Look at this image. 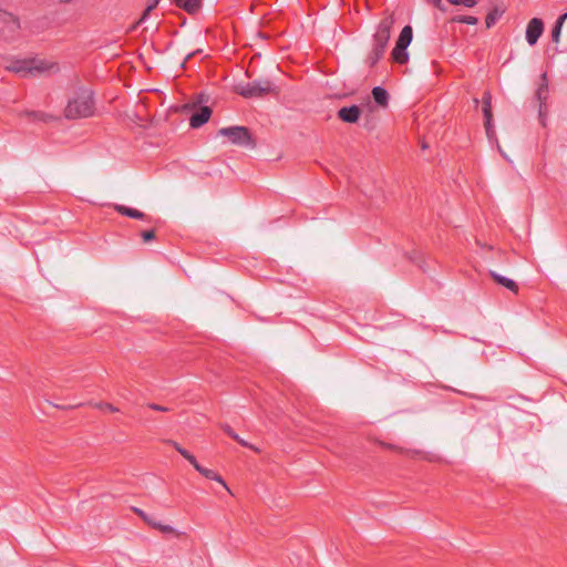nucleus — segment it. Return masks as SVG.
Wrapping results in <instances>:
<instances>
[{"label":"nucleus","mask_w":567,"mask_h":567,"mask_svg":"<svg viewBox=\"0 0 567 567\" xmlns=\"http://www.w3.org/2000/svg\"><path fill=\"white\" fill-rule=\"evenodd\" d=\"M394 24V18L392 14L383 18L378 24L377 31L373 34L372 48L365 58V63L373 68L383 56L388 47L391 29Z\"/></svg>","instance_id":"nucleus-1"},{"label":"nucleus","mask_w":567,"mask_h":567,"mask_svg":"<svg viewBox=\"0 0 567 567\" xmlns=\"http://www.w3.org/2000/svg\"><path fill=\"white\" fill-rule=\"evenodd\" d=\"M95 103L93 92L89 89H80L74 96L69 100L64 115L69 120L90 117L94 114Z\"/></svg>","instance_id":"nucleus-2"},{"label":"nucleus","mask_w":567,"mask_h":567,"mask_svg":"<svg viewBox=\"0 0 567 567\" xmlns=\"http://www.w3.org/2000/svg\"><path fill=\"white\" fill-rule=\"evenodd\" d=\"M235 92L245 99H252L264 97L268 94L279 95L280 89L270 80L260 79L236 85Z\"/></svg>","instance_id":"nucleus-3"},{"label":"nucleus","mask_w":567,"mask_h":567,"mask_svg":"<svg viewBox=\"0 0 567 567\" xmlns=\"http://www.w3.org/2000/svg\"><path fill=\"white\" fill-rule=\"evenodd\" d=\"M218 135L227 137L231 144L243 147H256V141L250 132V130L246 126H228L221 127L218 130Z\"/></svg>","instance_id":"nucleus-4"},{"label":"nucleus","mask_w":567,"mask_h":567,"mask_svg":"<svg viewBox=\"0 0 567 567\" xmlns=\"http://www.w3.org/2000/svg\"><path fill=\"white\" fill-rule=\"evenodd\" d=\"M492 99H493V96H492V92L489 90H486L483 93L481 100L474 99V103L476 106L478 105V103L482 104V113L484 116V127H485V132H486V135L489 141H492L493 136H494Z\"/></svg>","instance_id":"nucleus-5"},{"label":"nucleus","mask_w":567,"mask_h":567,"mask_svg":"<svg viewBox=\"0 0 567 567\" xmlns=\"http://www.w3.org/2000/svg\"><path fill=\"white\" fill-rule=\"evenodd\" d=\"M544 23L539 18H533L526 28V41L529 45H535L543 34Z\"/></svg>","instance_id":"nucleus-6"},{"label":"nucleus","mask_w":567,"mask_h":567,"mask_svg":"<svg viewBox=\"0 0 567 567\" xmlns=\"http://www.w3.org/2000/svg\"><path fill=\"white\" fill-rule=\"evenodd\" d=\"M212 109L209 106H200L197 111H195L190 118L189 125L192 128H198L207 123L212 116Z\"/></svg>","instance_id":"nucleus-7"},{"label":"nucleus","mask_w":567,"mask_h":567,"mask_svg":"<svg viewBox=\"0 0 567 567\" xmlns=\"http://www.w3.org/2000/svg\"><path fill=\"white\" fill-rule=\"evenodd\" d=\"M361 109L358 105L343 106L338 111V118L344 123L354 124L359 121Z\"/></svg>","instance_id":"nucleus-8"},{"label":"nucleus","mask_w":567,"mask_h":567,"mask_svg":"<svg viewBox=\"0 0 567 567\" xmlns=\"http://www.w3.org/2000/svg\"><path fill=\"white\" fill-rule=\"evenodd\" d=\"M30 75H35L44 72H58L59 66L56 63L53 62H47L43 60H31V66H30Z\"/></svg>","instance_id":"nucleus-9"},{"label":"nucleus","mask_w":567,"mask_h":567,"mask_svg":"<svg viewBox=\"0 0 567 567\" xmlns=\"http://www.w3.org/2000/svg\"><path fill=\"white\" fill-rule=\"evenodd\" d=\"M193 467L199 473L202 474L204 477L208 478V480H212V481H216L218 483H220L228 492H230L228 485L226 484V482L223 480V477L217 474L215 471L213 470H209V468H206L204 466H202L196 457H194V462H189Z\"/></svg>","instance_id":"nucleus-10"},{"label":"nucleus","mask_w":567,"mask_h":567,"mask_svg":"<svg viewBox=\"0 0 567 567\" xmlns=\"http://www.w3.org/2000/svg\"><path fill=\"white\" fill-rule=\"evenodd\" d=\"M540 84L536 91V95H537V99L539 101V115L542 116L543 115V107H544V102L546 101L547 96H548V81H547V74L546 73H543L540 75Z\"/></svg>","instance_id":"nucleus-11"},{"label":"nucleus","mask_w":567,"mask_h":567,"mask_svg":"<svg viewBox=\"0 0 567 567\" xmlns=\"http://www.w3.org/2000/svg\"><path fill=\"white\" fill-rule=\"evenodd\" d=\"M371 93H372V97H373L374 102L379 106H381L383 109L388 107L390 95L385 89H383L382 86H375L372 89Z\"/></svg>","instance_id":"nucleus-12"},{"label":"nucleus","mask_w":567,"mask_h":567,"mask_svg":"<svg viewBox=\"0 0 567 567\" xmlns=\"http://www.w3.org/2000/svg\"><path fill=\"white\" fill-rule=\"evenodd\" d=\"M408 47L406 45H403L401 43H395V47L394 49L392 50V60L395 62V63H399V64H405L408 63L409 61V53L406 51Z\"/></svg>","instance_id":"nucleus-13"},{"label":"nucleus","mask_w":567,"mask_h":567,"mask_svg":"<svg viewBox=\"0 0 567 567\" xmlns=\"http://www.w3.org/2000/svg\"><path fill=\"white\" fill-rule=\"evenodd\" d=\"M172 2L190 14L197 12L202 6V0H172Z\"/></svg>","instance_id":"nucleus-14"},{"label":"nucleus","mask_w":567,"mask_h":567,"mask_svg":"<svg viewBox=\"0 0 567 567\" xmlns=\"http://www.w3.org/2000/svg\"><path fill=\"white\" fill-rule=\"evenodd\" d=\"M114 209L118 214L130 217V218H134V219H145L146 218V215L143 212L137 210L135 208L124 206V205H118V204L114 205Z\"/></svg>","instance_id":"nucleus-15"},{"label":"nucleus","mask_w":567,"mask_h":567,"mask_svg":"<svg viewBox=\"0 0 567 567\" xmlns=\"http://www.w3.org/2000/svg\"><path fill=\"white\" fill-rule=\"evenodd\" d=\"M30 66H31V60H22V61H17V62L12 63V65L9 66L8 69L14 73L25 76V75H30V71H31Z\"/></svg>","instance_id":"nucleus-16"},{"label":"nucleus","mask_w":567,"mask_h":567,"mask_svg":"<svg viewBox=\"0 0 567 567\" xmlns=\"http://www.w3.org/2000/svg\"><path fill=\"white\" fill-rule=\"evenodd\" d=\"M413 38V30L411 25H405L396 40L398 43L409 47Z\"/></svg>","instance_id":"nucleus-17"},{"label":"nucleus","mask_w":567,"mask_h":567,"mask_svg":"<svg viewBox=\"0 0 567 567\" xmlns=\"http://www.w3.org/2000/svg\"><path fill=\"white\" fill-rule=\"evenodd\" d=\"M498 285L511 290L514 295H518L519 292V286L517 285V282L507 277L498 275Z\"/></svg>","instance_id":"nucleus-18"},{"label":"nucleus","mask_w":567,"mask_h":567,"mask_svg":"<svg viewBox=\"0 0 567 567\" xmlns=\"http://www.w3.org/2000/svg\"><path fill=\"white\" fill-rule=\"evenodd\" d=\"M567 19V12L561 14L558 20L556 21V24L555 27L553 28L551 30V40L554 42H558L559 41V37H560V31H561V27H563V23L565 22V20Z\"/></svg>","instance_id":"nucleus-19"},{"label":"nucleus","mask_w":567,"mask_h":567,"mask_svg":"<svg viewBox=\"0 0 567 567\" xmlns=\"http://www.w3.org/2000/svg\"><path fill=\"white\" fill-rule=\"evenodd\" d=\"M167 443L172 445L185 460L194 462V455L190 454L186 449L182 447L177 442L168 440Z\"/></svg>","instance_id":"nucleus-20"},{"label":"nucleus","mask_w":567,"mask_h":567,"mask_svg":"<svg viewBox=\"0 0 567 567\" xmlns=\"http://www.w3.org/2000/svg\"><path fill=\"white\" fill-rule=\"evenodd\" d=\"M159 1L161 0H152L147 4V7L144 10V12H143L142 17L140 18V20L133 25V29H135L137 25H140L141 23H143L147 19V17L150 16L151 11L154 10L157 7Z\"/></svg>","instance_id":"nucleus-21"},{"label":"nucleus","mask_w":567,"mask_h":567,"mask_svg":"<svg viewBox=\"0 0 567 567\" xmlns=\"http://www.w3.org/2000/svg\"><path fill=\"white\" fill-rule=\"evenodd\" d=\"M1 17H3V21H6L12 25L11 27L12 31L18 30L20 28L19 19L16 16L8 13V12H2L0 10V18Z\"/></svg>","instance_id":"nucleus-22"},{"label":"nucleus","mask_w":567,"mask_h":567,"mask_svg":"<svg viewBox=\"0 0 567 567\" xmlns=\"http://www.w3.org/2000/svg\"><path fill=\"white\" fill-rule=\"evenodd\" d=\"M153 528L158 529L159 532H162L164 534H174L176 536L181 535L174 527H172L169 525L161 524L158 522L153 524Z\"/></svg>","instance_id":"nucleus-23"},{"label":"nucleus","mask_w":567,"mask_h":567,"mask_svg":"<svg viewBox=\"0 0 567 567\" xmlns=\"http://www.w3.org/2000/svg\"><path fill=\"white\" fill-rule=\"evenodd\" d=\"M453 21L458 22V23L471 24V25H475L478 23V19L473 16H457L453 19Z\"/></svg>","instance_id":"nucleus-24"},{"label":"nucleus","mask_w":567,"mask_h":567,"mask_svg":"<svg viewBox=\"0 0 567 567\" xmlns=\"http://www.w3.org/2000/svg\"><path fill=\"white\" fill-rule=\"evenodd\" d=\"M382 446H384L385 449H389V450H393L400 454H406V455H416L419 454L417 451H412V450H404L403 447H399L396 445H393V444H389V443H383Z\"/></svg>","instance_id":"nucleus-25"},{"label":"nucleus","mask_w":567,"mask_h":567,"mask_svg":"<svg viewBox=\"0 0 567 567\" xmlns=\"http://www.w3.org/2000/svg\"><path fill=\"white\" fill-rule=\"evenodd\" d=\"M92 405L99 410H106L112 413L118 412V409L116 406H114L113 404L107 403V402H96V403H93Z\"/></svg>","instance_id":"nucleus-26"},{"label":"nucleus","mask_w":567,"mask_h":567,"mask_svg":"<svg viewBox=\"0 0 567 567\" xmlns=\"http://www.w3.org/2000/svg\"><path fill=\"white\" fill-rule=\"evenodd\" d=\"M25 115L34 121H47L48 118V115L45 113L38 111H27Z\"/></svg>","instance_id":"nucleus-27"},{"label":"nucleus","mask_w":567,"mask_h":567,"mask_svg":"<svg viewBox=\"0 0 567 567\" xmlns=\"http://www.w3.org/2000/svg\"><path fill=\"white\" fill-rule=\"evenodd\" d=\"M133 512L136 513L145 523H147L152 527H153V524L156 523L155 520L150 518L144 511H142L140 508L133 507Z\"/></svg>","instance_id":"nucleus-28"},{"label":"nucleus","mask_w":567,"mask_h":567,"mask_svg":"<svg viewBox=\"0 0 567 567\" xmlns=\"http://www.w3.org/2000/svg\"><path fill=\"white\" fill-rule=\"evenodd\" d=\"M485 21H486L487 28H491L492 25H494V23L496 21V8L488 12Z\"/></svg>","instance_id":"nucleus-29"},{"label":"nucleus","mask_w":567,"mask_h":567,"mask_svg":"<svg viewBox=\"0 0 567 567\" xmlns=\"http://www.w3.org/2000/svg\"><path fill=\"white\" fill-rule=\"evenodd\" d=\"M141 236L145 243L155 238V231L153 229L144 230L141 233Z\"/></svg>","instance_id":"nucleus-30"},{"label":"nucleus","mask_w":567,"mask_h":567,"mask_svg":"<svg viewBox=\"0 0 567 567\" xmlns=\"http://www.w3.org/2000/svg\"><path fill=\"white\" fill-rule=\"evenodd\" d=\"M147 408L153 410V411H158V412H168L169 411V409L167 406L159 405V404H156V403H148Z\"/></svg>","instance_id":"nucleus-31"},{"label":"nucleus","mask_w":567,"mask_h":567,"mask_svg":"<svg viewBox=\"0 0 567 567\" xmlns=\"http://www.w3.org/2000/svg\"><path fill=\"white\" fill-rule=\"evenodd\" d=\"M234 440L236 442H238L241 446H245V447H249V449H252V450H256L252 445H250L247 441L243 440L241 437H239V435L236 433V437H234Z\"/></svg>","instance_id":"nucleus-32"},{"label":"nucleus","mask_w":567,"mask_h":567,"mask_svg":"<svg viewBox=\"0 0 567 567\" xmlns=\"http://www.w3.org/2000/svg\"><path fill=\"white\" fill-rule=\"evenodd\" d=\"M234 440L236 442H238L241 446H245V447H249V449H252V450H256L252 445H250L247 441L243 440L241 437H239V435L236 433V437H234Z\"/></svg>","instance_id":"nucleus-33"},{"label":"nucleus","mask_w":567,"mask_h":567,"mask_svg":"<svg viewBox=\"0 0 567 567\" xmlns=\"http://www.w3.org/2000/svg\"><path fill=\"white\" fill-rule=\"evenodd\" d=\"M234 440L236 442H238L241 446H245V447H249V449H252V450H256L252 445H250L247 441L243 440L241 437H239V435L236 433V437H234Z\"/></svg>","instance_id":"nucleus-34"},{"label":"nucleus","mask_w":567,"mask_h":567,"mask_svg":"<svg viewBox=\"0 0 567 567\" xmlns=\"http://www.w3.org/2000/svg\"><path fill=\"white\" fill-rule=\"evenodd\" d=\"M82 403H78V404H70V405H63V404H54L55 408L58 409H61V410H70V409H75V408H79L81 406Z\"/></svg>","instance_id":"nucleus-35"},{"label":"nucleus","mask_w":567,"mask_h":567,"mask_svg":"<svg viewBox=\"0 0 567 567\" xmlns=\"http://www.w3.org/2000/svg\"><path fill=\"white\" fill-rule=\"evenodd\" d=\"M477 3V0H461V4L467 7V8H472L474 6H476Z\"/></svg>","instance_id":"nucleus-36"},{"label":"nucleus","mask_w":567,"mask_h":567,"mask_svg":"<svg viewBox=\"0 0 567 567\" xmlns=\"http://www.w3.org/2000/svg\"><path fill=\"white\" fill-rule=\"evenodd\" d=\"M197 52H199V50L187 53L186 58L184 59V61H183V62H182V64H181V68H183V69H184V68H185V65H186V63H187V61H188L193 55H195Z\"/></svg>","instance_id":"nucleus-37"},{"label":"nucleus","mask_w":567,"mask_h":567,"mask_svg":"<svg viewBox=\"0 0 567 567\" xmlns=\"http://www.w3.org/2000/svg\"><path fill=\"white\" fill-rule=\"evenodd\" d=\"M220 427L227 435L233 431L228 424H221Z\"/></svg>","instance_id":"nucleus-38"},{"label":"nucleus","mask_w":567,"mask_h":567,"mask_svg":"<svg viewBox=\"0 0 567 567\" xmlns=\"http://www.w3.org/2000/svg\"><path fill=\"white\" fill-rule=\"evenodd\" d=\"M429 2H432L436 8L439 9H443L442 8V0H427Z\"/></svg>","instance_id":"nucleus-39"},{"label":"nucleus","mask_w":567,"mask_h":567,"mask_svg":"<svg viewBox=\"0 0 567 567\" xmlns=\"http://www.w3.org/2000/svg\"><path fill=\"white\" fill-rule=\"evenodd\" d=\"M505 10H506V6H503V7H499V6H498V9H497L498 17H499L501 14H503V13L505 12Z\"/></svg>","instance_id":"nucleus-40"},{"label":"nucleus","mask_w":567,"mask_h":567,"mask_svg":"<svg viewBox=\"0 0 567 567\" xmlns=\"http://www.w3.org/2000/svg\"><path fill=\"white\" fill-rule=\"evenodd\" d=\"M451 4L458 6L461 4V0H447Z\"/></svg>","instance_id":"nucleus-41"},{"label":"nucleus","mask_w":567,"mask_h":567,"mask_svg":"<svg viewBox=\"0 0 567 567\" xmlns=\"http://www.w3.org/2000/svg\"><path fill=\"white\" fill-rule=\"evenodd\" d=\"M489 276L496 281V271L489 270Z\"/></svg>","instance_id":"nucleus-42"},{"label":"nucleus","mask_w":567,"mask_h":567,"mask_svg":"<svg viewBox=\"0 0 567 567\" xmlns=\"http://www.w3.org/2000/svg\"><path fill=\"white\" fill-rule=\"evenodd\" d=\"M231 439L236 437V432L233 430L229 434H228Z\"/></svg>","instance_id":"nucleus-43"},{"label":"nucleus","mask_w":567,"mask_h":567,"mask_svg":"<svg viewBox=\"0 0 567 567\" xmlns=\"http://www.w3.org/2000/svg\"><path fill=\"white\" fill-rule=\"evenodd\" d=\"M62 2H70L71 0H61Z\"/></svg>","instance_id":"nucleus-44"}]
</instances>
